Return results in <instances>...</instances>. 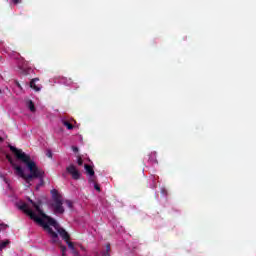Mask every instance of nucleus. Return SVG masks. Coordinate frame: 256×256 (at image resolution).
<instances>
[{
    "mask_svg": "<svg viewBox=\"0 0 256 256\" xmlns=\"http://www.w3.org/2000/svg\"><path fill=\"white\" fill-rule=\"evenodd\" d=\"M44 221H47L45 223L48 224V227H49V225L51 227H54V229L57 230V233L60 235V237H62V239L65 240V242L69 241V239H71L69 232H67V230H65V228L59 227V223H57V220L48 216V218H46Z\"/></svg>",
    "mask_w": 256,
    "mask_h": 256,
    "instance_id": "nucleus-3",
    "label": "nucleus"
},
{
    "mask_svg": "<svg viewBox=\"0 0 256 256\" xmlns=\"http://www.w3.org/2000/svg\"><path fill=\"white\" fill-rule=\"evenodd\" d=\"M94 183V189L96 191H101V187L99 186V184H97L96 182H93Z\"/></svg>",
    "mask_w": 256,
    "mask_h": 256,
    "instance_id": "nucleus-17",
    "label": "nucleus"
},
{
    "mask_svg": "<svg viewBox=\"0 0 256 256\" xmlns=\"http://www.w3.org/2000/svg\"><path fill=\"white\" fill-rule=\"evenodd\" d=\"M19 210L24 211L26 213V215H28V217H30V219H32L33 221L38 223V225L43 227L44 231H46L48 233V235L50 236L51 245H58V247L61 249L62 256H65V253L67 252V246L62 244L63 242L61 241V239H59V234H57V232L53 231V228H51V226H49L48 223H45V221H43V219L39 218V216H37V214H35V212H33V210H31V208H29V205H27V203L21 204L19 206Z\"/></svg>",
    "mask_w": 256,
    "mask_h": 256,
    "instance_id": "nucleus-2",
    "label": "nucleus"
},
{
    "mask_svg": "<svg viewBox=\"0 0 256 256\" xmlns=\"http://www.w3.org/2000/svg\"><path fill=\"white\" fill-rule=\"evenodd\" d=\"M15 85L18 87V89H23L22 87H21V84L19 83V82H15Z\"/></svg>",
    "mask_w": 256,
    "mask_h": 256,
    "instance_id": "nucleus-23",
    "label": "nucleus"
},
{
    "mask_svg": "<svg viewBox=\"0 0 256 256\" xmlns=\"http://www.w3.org/2000/svg\"><path fill=\"white\" fill-rule=\"evenodd\" d=\"M66 171L67 173H69V175H71L74 181H79V179H81V172H79V170L77 169V167H75V165L73 164L69 165L68 167H66Z\"/></svg>",
    "mask_w": 256,
    "mask_h": 256,
    "instance_id": "nucleus-5",
    "label": "nucleus"
},
{
    "mask_svg": "<svg viewBox=\"0 0 256 256\" xmlns=\"http://www.w3.org/2000/svg\"><path fill=\"white\" fill-rule=\"evenodd\" d=\"M66 243H67L69 249H71V251H75V244H73V242L68 240V241H66Z\"/></svg>",
    "mask_w": 256,
    "mask_h": 256,
    "instance_id": "nucleus-14",
    "label": "nucleus"
},
{
    "mask_svg": "<svg viewBox=\"0 0 256 256\" xmlns=\"http://www.w3.org/2000/svg\"><path fill=\"white\" fill-rule=\"evenodd\" d=\"M72 151H73L74 153H79V148L76 147V146H72Z\"/></svg>",
    "mask_w": 256,
    "mask_h": 256,
    "instance_id": "nucleus-21",
    "label": "nucleus"
},
{
    "mask_svg": "<svg viewBox=\"0 0 256 256\" xmlns=\"http://www.w3.org/2000/svg\"><path fill=\"white\" fill-rule=\"evenodd\" d=\"M26 107L29 108L31 113H35V111H37V109L35 108V103H33V100H27L26 101Z\"/></svg>",
    "mask_w": 256,
    "mask_h": 256,
    "instance_id": "nucleus-10",
    "label": "nucleus"
},
{
    "mask_svg": "<svg viewBox=\"0 0 256 256\" xmlns=\"http://www.w3.org/2000/svg\"><path fill=\"white\" fill-rule=\"evenodd\" d=\"M29 203H31V205L34 207V209L37 211L38 215H40V217H38L39 219H42V221H44L46 219H49V216L47 214H45V212H43V210L41 209V202H35L32 199H28Z\"/></svg>",
    "mask_w": 256,
    "mask_h": 256,
    "instance_id": "nucleus-4",
    "label": "nucleus"
},
{
    "mask_svg": "<svg viewBox=\"0 0 256 256\" xmlns=\"http://www.w3.org/2000/svg\"><path fill=\"white\" fill-rule=\"evenodd\" d=\"M81 249L84 250L85 248H83V246H81Z\"/></svg>",
    "mask_w": 256,
    "mask_h": 256,
    "instance_id": "nucleus-25",
    "label": "nucleus"
},
{
    "mask_svg": "<svg viewBox=\"0 0 256 256\" xmlns=\"http://www.w3.org/2000/svg\"><path fill=\"white\" fill-rule=\"evenodd\" d=\"M46 156H48L49 159L53 158V152H51V150H48Z\"/></svg>",
    "mask_w": 256,
    "mask_h": 256,
    "instance_id": "nucleus-18",
    "label": "nucleus"
},
{
    "mask_svg": "<svg viewBox=\"0 0 256 256\" xmlns=\"http://www.w3.org/2000/svg\"><path fill=\"white\" fill-rule=\"evenodd\" d=\"M9 149L15 155L16 159L24 163L30 171V174L25 175V172L21 166L13 164L12 168L15 170L16 175L22 177L28 186L31 185V181H33V179H40L41 183L36 187V189H39V187L43 185V177L45 176V171L39 169L35 161L31 160V156L23 152V150L17 149L12 145H9Z\"/></svg>",
    "mask_w": 256,
    "mask_h": 256,
    "instance_id": "nucleus-1",
    "label": "nucleus"
},
{
    "mask_svg": "<svg viewBox=\"0 0 256 256\" xmlns=\"http://www.w3.org/2000/svg\"><path fill=\"white\" fill-rule=\"evenodd\" d=\"M151 157H157V152H152Z\"/></svg>",
    "mask_w": 256,
    "mask_h": 256,
    "instance_id": "nucleus-24",
    "label": "nucleus"
},
{
    "mask_svg": "<svg viewBox=\"0 0 256 256\" xmlns=\"http://www.w3.org/2000/svg\"><path fill=\"white\" fill-rule=\"evenodd\" d=\"M62 125H64V127H66L69 131H71L74 128L73 124H71L67 120H62Z\"/></svg>",
    "mask_w": 256,
    "mask_h": 256,
    "instance_id": "nucleus-11",
    "label": "nucleus"
},
{
    "mask_svg": "<svg viewBox=\"0 0 256 256\" xmlns=\"http://www.w3.org/2000/svg\"><path fill=\"white\" fill-rule=\"evenodd\" d=\"M77 164H78L80 167H81V165H83V158H81V156H78Z\"/></svg>",
    "mask_w": 256,
    "mask_h": 256,
    "instance_id": "nucleus-16",
    "label": "nucleus"
},
{
    "mask_svg": "<svg viewBox=\"0 0 256 256\" xmlns=\"http://www.w3.org/2000/svg\"><path fill=\"white\" fill-rule=\"evenodd\" d=\"M37 81H39V78H34L30 81V87L31 89H34V91H41V88L39 86H37Z\"/></svg>",
    "mask_w": 256,
    "mask_h": 256,
    "instance_id": "nucleus-9",
    "label": "nucleus"
},
{
    "mask_svg": "<svg viewBox=\"0 0 256 256\" xmlns=\"http://www.w3.org/2000/svg\"><path fill=\"white\" fill-rule=\"evenodd\" d=\"M84 169L86 171V174L90 176V179H89L90 183H95L96 177H95V170H93V167L89 164H85Z\"/></svg>",
    "mask_w": 256,
    "mask_h": 256,
    "instance_id": "nucleus-7",
    "label": "nucleus"
},
{
    "mask_svg": "<svg viewBox=\"0 0 256 256\" xmlns=\"http://www.w3.org/2000/svg\"><path fill=\"white\" fill-rule=\"evenodd\" d=\"M7 161L10 163L11 167H13V165H16L17 163H15V161L13 160V157H11L10 155L6 156Z\"/></svg>",
    "mask_w": 256,
    "mask_h": 256,
    "instance_id": "nucleus-13",
    "label": "nucleus"
},
{
    "mask_svg": "<svg viewBox=\"0 0 256 256\" xmlns=\"http://www.w3.org/2000/svg\"><path fill=\"white\" fill-rule=\"evenodd\" d=\"M52 208L56 215H59V214L63 215V213H65V208L63 207V199L62 200L56 199L52 203Z\"/></svg>",
    "mask_w": 256,
    "mask_h": 256,
    "instance_id": "nucleus-6",
    "label": "nucleus"
},
{
    "mask_svg": "<svg viewBox=\"0 0 256 256\" xmlns=\"http://www.w3.org/2000/svg\"><path fill=\"white\" fill-rule=\"evenodd\" d=\"M65 203L69 209H73V202L71 200H66Z\"/></svg>",
    "mask_w": 256,
    "mask_h": 256,
    "instance_id": "nucleus-15",
    "label": "nucleus"
},
{
    "mask_svg": "<svg viewBox=\"0 0 256 256\" xmlns=\"http://www.w3.org/2000/svg\"><path fill=\"white\" fill-rule=\"evenodd\" d=\"M73 255L75 256H79V252L77 251V249L74 248V250H72Z\"/></svg>",
    "mask_w": 256,
    "mask_h": 256,
    "instance_id": "nucleus-22",
    "label": "nucleus"
},
{
    "mask_svg": "<svg viewBox=\"0 0 256 256\" xmlns=\"http://www.w3.org/2000/svg\"><path fill=\"white\" fill-rule=\"evenodd\" d=\"M23 0H12V3H14V5H19V3H22Z\"/></svg>",
    "mask_w": 256,
    "mask_h": 256,
    "instance_id": "nucleus-20",
    "label": "nucleus"
},
{
    "mask_svg": "<svg viewBox=\"0 0 256 256\" xmlns=\"http://www.w3.org/2000/svg\"><path fill=\"white\" fill-rule=\"evenodd\" d=\"M9 243H10L9 240L0 242V251H3V249H5L7 245H9Z\"/></svg>",
    "mask_w": 256,
    "mask_h": 256,
    "instance_id": "nucleus-12",
    "label": "nucleus"
},
{
    "mask_svg": "<svg viewBox=\"0 0 256 256\" xmlns=\"http://www.w3.org/2000/svg\"><path fill=\"white\" fill-rule=\"evenodd\" d=\"M110 251H111V244H107L106 245V253L109 254Z\"/></svg>",
    "mask_w": 256,
    "mask_h": 256,
    "instance_id": "nucleus-19",
    "label": "nucleus"
},
{
    "mask_svg": "<svg viewBox=\"0 0 256 256\" xmlns=\"http://www.w3.org/2000/svg\"><path fill=\"white\" fill-rule=\"evenodd\" d=\"M0 95H1V89H0Z\"/></svg>",
    "mask_w": 256,
    "mask_h": 256,
    "instance_id": "nucleus-26",
    "label": "nucleus"
},
{
    "mask_svg": "<svg viewBox=\"0 0 256 256\" xmlns=\"http://www.w3.org/2000/svg\"><path fill=\"white\" fill-rule=\"evenodd\" d=\"M51 194H52V197H53V201H60L63 199V197L61 196V194H59V191H57V189H53L51 190Z\"/></svg>",
    "mask_w": 256,
    "mask_h": 256,
    "instance_id": "nucleus-8",
    "label": "nucleus"
}]
</instances>
